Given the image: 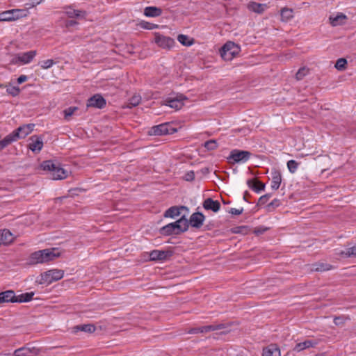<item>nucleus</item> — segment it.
Here are the masks:
<instances>
[{"mask_svg": "<svg viewBox=\"0 0 356 356\" xmlns=\"http://www.w3.org/2000/svg\"><path fill=\"white\" fill-rule=\"evenodd\" d=\"M35 127L34 124H27L20 126L11 134L7 135L2 140L0 141V151L18 139L24 138L30 134Z\"/></svg>", "mask_w": 356, "mask_h": 356, "instance_id": "1", "label": "nucleus"}, {"mask_svg": "<svg viewBox=\"0 0 356 356\" xmlns=\"http://www.w3.org/2000/svg\"><path fill=\"white\" fill-rule=\"evenodd\" d=\"M188 229V220L184 216L174 222L169 223L159 229L163 236L179 235Z\"/></svg>", "mask_w": 356, "mask_h": 356, "instance_id": "2", "label": "nucleus"}, {"mask_svg": "<svg viewBox=\"0 0 356 356\" xmlns=\"http://www.w3.org/2000/svg\"><path fill=\"white\" fill-rule=\"evenodd\" d=\"M55 251V249H44L35 251L30 254L26 264L29 266H34L51 261L59 256V254L56 253Z\"/></svg>", "mask_w": 356, "mask_h": 356, "instance_id": "3", "label": "nucleus"}, {"mask_svg": "<svg viewBox=\"0 0 356 356\" xmlns=\"http://www.w3.org/2000/svg\"><path fill=\"white\" fill-rule=\"evenodd\" d=\"M44 170L51 172V178L54 180L65 179L67 177V171L60 167V164H56L52 161H44L41 164Z\"/></svg>", "mask_w": 356, "mask_h": 356, "instance_id": "4", "label": "nucleus"}, {"mask_svg": "<svg viewBox=\"0 0 356 356\" xmlns=\"http://www.w3.org/2000/svg\"><path fill=\"white\" fill-rule=\"evenodd\" d=\"M241 48L238 45L233 42L229 41L222 46L220 53L224 60H231L239 54Z\"/></svg>", "mask_w": 356, "mask_h": 356, "instance_id": "5", "label": "nucleus"}, {"mask_svg": "<svg viewBox=\"0 0 356 356\" xmlns=\"http://www.w3.org/2000/svg\"><path fill=\"white\" fill-rule=\"evenodd\" d=\"M29 12L27 9H12L0 13V22L15 21L26 17Z\"/></svg>", "mask_w": 356, "mask_h": 356, "instance_id": "6", "label": "nucleus"}, {"mask_svg": "<svg viewBox=\"0 0 356 356\" xmlns=\"http://www.w3.org/2000/svg\"><path fill=\"white\" fill-rule=\"evenodd\" d=\"M64 271L58 269L47 270L40 275L39 283L40 284H49L54 282L60 280L63 277Z\"/></svg>", "mask_w": 356, "mask_h": 356, "instance_id": "7", "label": "nucleus"}, {"mask_svg": "<svg viewBox=\"0 0 356 356\" xmlns=\"http://www.w3.org/2000/svg\"><path fill=\"white\" fill-rule=\"evenodd\" d=\"M176 131L177 129L170 123H163L152 127L148 131V134L150 136H163L172 134Z\"/></svg>", "mask_w": 356, "mask_h": 356, "instance_id": "8", "label": "nucleus"}, {"mask_svg": "<svg viewBox=\"0 0 356 356\" xmlns=\"http://www.w3.org/2000/svg\"><path fill=\"white\" fill-rule=\"evenodd\" d=\"M250 156L251 153L248 151L234 149L227 159L232 163H245L249 160Z\"/></svg>", "mask_w": 356, "mask_h": 356, "instance_id": "9", "label": "nucleus"}, {"mask_svg": "<svg viewBox=\"0 0 356 356\" xmlns=\"http://www.w3.org/2000/svg\"><path fill=\"white\" fill-rule=\"evenodd\" d=\"M154 42L159 47L167 50L171 49L175 44L174 39L159 33H154Z\"/></svg>", "mask_w": 356, "mask_h": 356, "instance_id": "10", "label": "nucleus"}, {"mask_svg": "<svg viewBox=\"0 0 356 356\" xmlns=\"http://www.w3.org/2000/svg\"><path fill=\"white\" fill-rule=\"evenodd\" d=\"M225 327V324L220 323L216 325H210L200 327H193L188 331V334L206 333L211 331L221 330Z\"/></svg>", "mask_w": 356, "mask_h": 356, "instance_id": "11", "label": "nucleus"}, {"mask_svg": "<svg viewBox=\"0 0 356 356\" xmlns=\"http://www.w3.org/2000/svg\"><path fill=\"white\" fill-rule=\"evenodd\" d=\"M173 254L172 250H154L150 252L149 259L152 261H163L166 260Z\"/></svg>", "mask_w": 356, "mask_h": 356, "instance_id": "12", "label": "nucleus"}, {"mask_svg": "<svg viewBox=\"0 0 356 356\" xmlns=\"http://www.w3.org/2000/svg\"><path fill=\"white\" fill-rule=\"evenodd\" d=\"M29 149L34 153H39L43 147V141L41 136L33 135L29 138Z\"/></svg>", "mask_w": 356, "mask_h": 356, "instance_id": "13", "label": "nucleus"}, {"mask_svg": "<svg viewBox=\"0 0 356 356\" xmlns=\"http://www.w3.org/2000/svg\"><path fill=\"white\" fill-rule=\"evenodd\" d=\"M38 354L39 350L37 348L29 346L16 349L13 353L14 356H37Z\"/></svg>", "mask_w": 356, "mask_h": 356, "instance_id": "14", "label": "nucleus"}, {"mask_svg": "<svg viewBox=\"0 0 356 356\" xmlns=\"http://www.w3.org/2000/svg\"><path fill=\"white\" fill-rule=\"evenodd\" d=\"M205 220V216L201 212H195L191 216L188 220V225L192 227L199 229L203 225Z\"/></svg>", "mask_w": 356, "mask_h": 356, "instance_id": "15", "label": "nucleus"}, {"mask_svg": "<svg viewBox=\"0 0 356 356\" xmlns=\"http://www.w3.org/2000/svg\"><path fill=\"white\" fill-rule=\"evenodd\" d=\"M105 99L100 95L96 94L91 97L87 102V107L102 108L106 106Z\"/></svg>", "mask_w": 356, "mask_h": 356, "instance_id": "16", "label": "nucleus"}, {"mask_svg": "<svg viewBox=\"0 0 356 356\" xmlns=\"http://www.w3.org/2000/svg\"><path fill=\"white\" fill-rule=\"evenodd\" d=\"M318 344V340H305V341L298 343L293 348V351L296 353H299L304 350L309 349L310 348H314Z\"/></svg>", "mask_w": 356, "mask_h": 356, "instance_id": "17", "label": "nucleus"}, {"mask_svg": "<svg viewBox=\"0 0 356 356\" xmlns=\"http://www.w3.org/2000/svg\"><path fill=\"white\" fill-rule=\"evenodd\" d=\"M65 9V13L70 18L83 19L87 15V13L85 10H76L73 8L72 6H68Z\"/></svg>", "mask_w": 356, "mask_h": 356, "instance_id": "18", "label": "nucleus"}, {"mask_svg": "<svg viewBox=\"0 0 356 356\" xmlns=\"http://www.w3.org/2000/svg\"><path fill=\"white\" fill-rule=\"evenodd\" d=\"M203 208L206 210H211L215 213L220 209V204L218 200H213L212 198H207L202 204Z\"/></svg>", "mask_w": 356, "mask_h": 356, "instance_id": "19", "label": "nucleus"}, {"mask_svg": "<svg viewBox=\"0 0 356 356\" xmlns=\"http://www.w3.org/2000/svg\"><path fill=\"white\" fill-rule=\"evenodd\" d=\"M271 188L273 190H277L282 182L281 172L277 170H273L271 172Z\"/></svg>", "mask_w": 356, "mask_h": 356, "instance_id": "20", "label": "nucleus"}, {"mask_svg": "<svg viewBox=\"0 0 356 356\" xmlns=\"http://www.w3.org/2000/svg\"><path fill=\"white\" fill-rule=\"evenodd\" d=\"M182 209H187V208L184 206H180V207H171L168 209H167L164 213V217L165 218H175L177 216H179L181 213V210Z\"/></svg>", "mask_w": 356, "mask_h": 356, "instance_id": "21", "label": "nucleus"}, {"mask_svg": "<svg viewBox=\"0 0 356 356\" xmlns=\"http://www.w3.org/2000/svg\"><path fill=\"white\" fill-rule=\"evenodd\" d=\"M262 356H281L280 350L276 344H270L264 348Z\"/></svg>", "mask_w": 356, "mask_h": 356, "instance_id": "22", "label": "nucleus"}, {"mask_svg": "<svg viewBox=\"0 0 356 356\" xmlns=\"http://www.w3.org/2000/svg\"><path fill=\"white\" fill-rule=\"evenodd\" d=\"M247 184L249 188L254 191L256 193L264 190L265 184L257 179H250L247 181Z\"/></svg>", "mask_w": 356, "mask_h": 356, "instance_id": "23", "label": "nucleus"}, {"mask_svg": "<svg viewBox=\"0 0 356 356\" xmlns=\"http://www.w3.org/2000/svg\"><path fill=\"white\" fill-rule=\"evenodd\" d=\"M37 51L35 50L29 51L27 52L20 53L19 54L20 63L21 64H28L31 63L34 57L36 56Z\"/></svg>", "mask_w": 356, "mask_h": 356, "instance_id": "24", "label": "nucleus"}, {"mask_svg": "<svg viewBox=\"0 0 356 356\" xmlns=\"http://www.w3.org/2000/svg\"><path fill=\"white\" fill-rule=\"evenodd\" d=\"M0 293L3 302H17V296L13 290H8Z\"/></svg>", "mask_w": 356, "mask_h": 356, "instance_id": "25", "label": "nucleus"}, {"mask_svg": "<svg viewBox=\"0 0 356 356\" xmlns=\"http://www.w3.org/2000/svg\"><path fill=\"white\" fill-rule=\"evenodd\" d=\"M346 19H347V17L341 13H338L334 17L330 16L329 18L330 24L333 26H337L339 25L343 24L345 23V21Z\"/></svg>", "mask_w": 356, "mask_h": 356, "instance_id": "26", "label": "nucleus"}, {"mask_svg": "<svg viewBox=\"0 0 356 356\" xmlns=\"http://www.w3.org/2000/svg\"><path fill=\"white\" fill-rule=\"evenodd\" d=\"M162 14V10L158 7L149 6L146 7L144 10V15L147 17H156Z\"/></svg>", "mask_w": 356, "mask_h": 356, "instance_id": "27", "label": "nucleus"}, {"mask_svg": "<svg viewBox=\"0 0 356 356\" xmlns=\"http://www.w3.org/2000/svg\"><path fill=\"white\" fill-rule=\"evenodd\" d=\"M0 234L2 235V245H8L13 240L12 233L8 229L0 230Z\"/></svg>", "mask_w": 356, "mask_h": 356, "instance_id": "28", "label": "nucleus"}, {"mask_svg": "<svg viewBox=\"0 0 356 356\" xmlns=\"http://www.w3.org/2000/svg\"><path fill=\"white\" fill-rule=\"evenodd\" d=\"M165 102L166 106L177 110L180 109L183 106L182 102L177 98H168Z\"/></svg>", "mask_w": 356, "mask_h": 356, "instance_id": "29", "label": "nucleus"}, {"mask_svg": "<svg viewBox=\"0 0 356 356\" xmlns=\"http://www.w3.org/2000/svg\"><path fill=\"white\" fill-rule=\"evenodd\" d=\"M339 254L344 258L356 257V246L347 248L346 250H342Z\"/></svg>", "mask_w": 356, "mask_h": 356, "instance_id": "30", "label": "nucleus"}, {"mask_svg": "<svg viewBox=\"0 0 356 356\" xmlns=\"http://www.w3.org/2000/svg\"><path fill=\"white\" fill-rule=\"evenodd\" d=\"M265 7H266V5L256 3V2H252L248 4V8L250 10L257 13H263Z\"/></svg>", "mask_w": 356, "mask_h": 356, "instance_id": "31", "label": "nucleus"}, {"mask_svg": "<svg viewBox=\"0 0 356 356\" xmlns=\"http://www.w3.org/2000/svg\"><path fill=\"white\" fill-rule=\"evenodd\" d=\"M312 270L315 271H326L332 268V266L325 263H316L312 265Z\"/></svg>", "mask_w": 356, "mask_h": 356, "instance_id": "32", "label": "nucleus"}, {"mask_svg": "<svg viewBox=\"0 0 356 356\" xmlns=\"http://www.w3.org/2000/svg\"><path fill=\"white\" fill-rule=\"evenodd\" d=\"M76 329L79 331H83L88 333H92L95 331L96 327L93 324H84L77 325Z\"/></svg>", "mask_w": 356, "mask_h": 356, "instance_id": "33", "label": "nucleus"}, {"mask_svg": "<svg viewBox=\"0 0 356 356\" xmlns=\"http://www.w3.org/2000/svg\"><path fill=\"white\" fill-rule=\"evenodd\" d=\"M34 296L33 292L22 293L17 296V302H26L30 301Z\"/></svg>", "mask_w": 356, "mask_h": 356, "instance_id": "34", "label": "nucleus"}, {"mask_svg": "<svg viewBox=\"0 0 356 356\" xmlns=\"http://www.w3.org/2000/svg\"><path fill=\"white\" fill-rule=\"evenodd\" d=\"M178 41L183 45L189 47L193 44V42L191 40L188 36L183 34H180L177 37Z\"/></svg>", "mask_w": 356, "mask_h": 356, "instance_id": "35", "label": "nucleus"}, {"mask_svg": "<svg viewBox=\"0 0 356 356\" xmlns=\"http://www.w3.org/2000/svg\"><path fill=\"white\" fill-rule=\"evenodd\" d=\"M293 10L289 8H283L281 10V17L283 21H288L293 17Z\"/></svg>", "mask_w": 356, "mask_h": 356, "instance_id": "36", "label": "nucleus"}, {"mask_svg": "<svg viewBox=\"0 0 356 356\" xmlns=\"http://www.w3.org/2000/svg\"><path fill=\"white\" fill-rule=\"evenodd\" d=\"M350 318L348 316H339L334 318V323L336 325H342L345 323L346 320H350Z\"/></svg>", "mask_w": 356, "mask_h": 356, "instance_id": "37", "label": "nucleus"}, {"mask_svg": "<svg viewBox=\"0 0 356 356\" xmlns=\"http://www.w3.org/2000/svg\"><path fill=\"white\" fill-rule=\"evenodd\" d=\"M347 64V60L345 58H339L336 63H335V65L334 67L338 70H343L346 69V65Z\"/></svg>", "mask_w": 356, "mask_h": 356, "instance_id": "38", "label": "nucleus"}, {"mask_svg": "<svg viewBox=\"0 0 356 356\" xmlns=\"http://www.w3.org/2000/svg\"><path fill=\"white\" fill-rule=\"evenodd\" d=\"M6 92L11 96L16 97L19 94L20 90L18 87L9 86L6 88Z\"/></svg>", "mask_w": 356, "mask_h": 356, "instance_id": "39", "label": "nucleus"}, {"mask_svg": "<svg viewBox=\"0 0 356 356\" xmlns=\"http://www.w3.org/2000/svg\"><path fill=\"white\" fill-rule=\"evenodd\" d=\"M299 163L295 160H289L287 162V167L290 172L294 173L298 167Z\"/></svg>", "mask_w": 356, "mask_h": 356, "instance_id": "40", "label": "nucleus"}, {"mask_svg": "<svg viewBox=\"0 0 356 356\" xmlns=\"http://www.w3.org/2000/svg\"><path fill=\"white\" fill-rule=\"evenodd\" d=\"M141 28L147 30H152L158 27V25L145 21H142L138 24Z\"/></svg>", "mask_w": 356, "mask_h": 356, "instance_id": "41", "label": "nucleus"}, {"mask_svg": "<svg viewBox=\"0 0 356 356\" xmlns=\"http://www.w3.org/2000/svg\"><path fill=\"white\" fill-rule=\"evenodd\" d=\"M309 72V69L306 67H302L299 69V70L297 72L296 74V78L297 80H301Z\"/></svg>", "mask_w": 356, "mask_h": 356, "instance_id": "42", "label": "nucleus"}, {"mask_svg": "<svg viewBox=\"0 0 356 356\" xmlns=\"http://www.w3.org/2000/svg\"><path fill=\"white\" fill-rule=\"evenodd\" d=\"M204 147L208 150H213L217 148V142L215 140H210L204 143Z\"/></svg>", "mask_w": 356, "mask_h": 356, "instance_id": "43", "label": "nucleus"}, {"mask_svg": "<svg viewBox=\"0 0 356 356\" xmlns=\"http://www.w3.org/2000/svg\"><path fill=\"white\" fill-rule=\"evenodd\" d=\"M78 110V108L76 106H71L64 110V115L66 120H68V118L72 116L76 111Z\"/></svg>", "mask_w": 356, "mask_h": 356, "instance_id": "44", "label": "nucleus"}, {"mask_svg": "<svg viewBox=\"0 0 356 356\" xmlns=\"http://www.w3.org/2000/svg\"><path fill=\"white\" fill-rule=\"evenodd\" d=\"M55 64V62L52 59H48L43 60L40 63V66L42 69L47 70L53 66Z\"/></svg>", "mask_w": 356, "mask_h": 356, "instance_id": "45", "label": "nucleus"}, {"mask_svg": "<svg viewBox=\"0 0 356 356\" xmlns=\"http://www.w3.org/2000/svg\"><path fill=\"white\" fill-rule=\"evenodd\" d=\"M42 0H29L28 3L25 4L26 8L29 10V8L35 7L36 6L40 4Z\"/></svg>", "mask_w": 356, "mask_h": 356, "instance_id": "46", "label": "nucleus"}, {"mask_svg": "<svg viewBox=\"0 0 356 356\" xmlns=\"http://www.w3.org/2000/svg\"><path fill=\"white\" fill-rule=\"evenodd\" d=\"M270 196H271L270 194H266V195L261 196L259 199L258 204L260 205L265 204L267 202V201L269 200Z\"/></svg>", "mask_w": 356, "mask_h": 356, "instance_id": "47", "label": "nucleus"}, {"mask_svg": "<svg viewBox=\"0 0 356 356\" xmlns=\"http://www.w3.org/2000/svg\"><path fill=\"white\" fill-rule=\"evenodd\" d=\"M140 102V97L139 96H134L131 99L129 104L131 106H138Z\"/></svg>", "mask_w": 356, "mask_h": 356, "instance_id": "48", "label": "nucleus"}, {"mask_svg": "<svg viewBox=\"0 0 356 356\" xmlns=\"http://www.w3.org/2000/svg\"><path fill=\"white\" fill-rule=\"evenodd\" d=\"M268 230V228L267 227H256L254 230V233L256 234V235H260V234H263L265 232H266Z\"/></svg>", "mask_w": 356, "mask_h": 356, "instance_id": "49", "label": "nucleus"}, {"mask_svg": "<svg viewBox=\"0 0 356 356\" xmlns=\"http://www.w3.org/2000/svg\"><path fill=\"white\" fill-rule=\"evenodd\" d=\"M280 205V200L278 199H274L270 203L268 204V207L275 209Z\"/></svg>", "mask_w": 356, "mask_h": 356, "instance_id": "50", "label": "nucleus"}, {"mask_svg": "<svg viewBox=\"0 0 356 356\" xmlns=\"http://www.w3.org/2000/svg\"><path fill=\"white\" fill-rule=\"evenodd\" d=\"M195 179V174L193 171L187 172L185 175V179L186 181H193Z\"/></svg>", "mask_w": 356, "mask_h": 356, "instance_id": "51", "label": "nucleus"}, {"mask_svg": "<svg viewBox=\"0 0 356 356\" xmlns=\"http://www.w3.org/2000/svg\"><path fill=\"white\" fill-rule=\"evenodd\" d=\"M243 208H241V209L232 208L229 212L232 215H240L243 213Z\"/></svg>", "mask_w": 356, "mask_h": 356, "instance_id": "52", "label": "nucleus"}, {"mask_svg": "<svg viewBox=\"0 0 356 356\" xmlns=\"http://www.w3.org/2000/svg\"><path fill=\"white\" fill-rule=\"evenodd\" d=\"M19 63H20V59H19V54H17L12 58V59L10 60V64L16 65V64H19Z\"/></svg>", "mask_w": 356, "mask_h": 356, "instance_id": "53", "label": "nucleus"}, {"mask_svg": "<svg viewBox=\"0 0 356 356\" xmlns=\"http://www.w3.org/2000/svg\"><path fill=\"white\" fill-rule=\"evenodd\" d=\"M27 79H28L27 76H26V75H21V76H19L18 77V79H17V83H18L19 84H21V83H24V82L26 81H27Z\"/></svg>", "mask_w": 356, "mask_h": 356, "instance_id": "54", "label": "nucleus"}, {"mask_svg": "<svg viewBox=\"0 0 356 356\" xmlns=\"http://www.w3.org/2000/svg\"><path fill=\"white\" fill-rule=\"evenodd\" d=\"M77 24V22L74 20H70L67 22L66 25L67 26H72Z\"/></svg>", "mask_w": 356, "mask_h": 356, "instance_id": "55", "label": "nucleus"}, {"mask_svg": "<svg viewBox=\"0 0 356 356\" xmlns=\"http://www.w3.org/2000/svg\"><path fill=\"white\" fill-rule=\"evenodd\" d=\"M236 229L237 230L234 231V232L238 233V232H241V229H245V227H236Z\"/></svg>", "mask_w": 356, "mask_h": 356, "instance_id": "56", "label": "nucleus"}, {"mask_svg": "<svg viewBox=\"0 0 356 356\" xmlns=\"http://www.w3.org/2000/svg\"><path fill=\"white\" fill-rule=\"evenodd\" d=\"M216 356H224V355H223L222 353L220 352V353H218L216 354Z\"/></svg>", "mask_w": 356, "mask_h": 356, "instance_id": "57", "label": "nucleus"}, {"mask_svg": "<svg viewBox=\"0 0 356 356\" xmlns=\"http://www.w3.org/2000/svg\"><path fill=\"white\" fill-rule=\"evenodd\" d=\"M248 195V192H245V195H244V196H243V199H244V200H246V198H247V196H246V195Z\"/></svg>", "mask_w": 356, "mask_h": 356, "instance_id": "58", "label": "nucleus"}, {"mask_svg": "<svg viewBox=\"0 0 356 356\" xmlns=\"http://www.w3.org/2000/svg\"><path fill=\"white\" fill-rule=\"evenodd\" d=\"M1 239H2V235L0 234V245H2Z\"/></svg>", "mask_w": 356, "mask_h": 356, "instance_id": "59", "label": "nucleus"}, {"mask_svg": "<svg viewBox=\"0 0 356 356\" xmlns=\"http://www.w3.org/2000/svg\"><path fill=\"white\" fill-rule=\"evenodd\" d=\"M289 354V353H287L286 355H284V356H287Z\"/></svg>", "mask_w": 356, "mask_h": 356, "instance_id": "60", "label": "nucleus"}]
</instances>
